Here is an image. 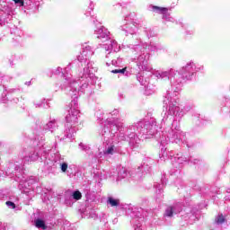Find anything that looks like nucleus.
I'll return each instance as SVG.
<instances>
[{"label":"nucleus","instance_id":"nucleus-12","mask_svg":"<svg viewBox=\"0 0 230 230\" xmlns=\"http://www.w3.org/2000/svg\"><path fill=\"white\" fill-rule=\"evenodd\" d=\"M181 211H182V206H181V204H176L172 207H168L166 208L164 217L172 218L173 215H177L178 213H181Z\"/></svg>","mask_w":230,"mask_h":230},{"label":"nucleus","instance_id":"nucleus-18","mask_svg":"<svg viewBox=\"0 0 230 230\" xmlns=\"http://www.w3.org/2000/svg\"><path fill=\"white\" fill-rule=\"evenodd\" d=\"M58 166H59L62 173H67V175H69V173H71V172H69V170H71V166H69V164H67V162H65L63 160V162L59 163V164H58Z\"/></svg>","mask_w":230,"mask_h":230},{"label":"nucleus","instance_id":"nucleus-21","mask_svg":"<svg viewBox=\"0 0 230 230\" xmlns=\"http://www.w3.org/2000/svg\"><path fill=\"white\" fill-rule=\"evenodd\" d=\"M0 21L4 24V22H8V21H12V14L6 13H0Z\"/></svg>","mask_w":230,"mask_h":230},{"label":"nucleus","instance_id":"nucleus-9","mask_svg":"<svg viewBox=\"0 0 230 230\" xmlns=\"http://www.w3.org/2000/svg\"><path fill=\"white\" fill-rule=\"evenodd\" d=\"M46 147H42L41 149H40V151H31L28 156L23 157V163L25 164L28 163H34V161H39V157H44L46 159Z\"/></svg>","mask_w":230,"mask_h":230},{"label":"nucleus","instance_id":"nucleus-40","mask_svg":"<svg viewBox=\"0 0 230 230\" xmlns=\"http://www.w3.org/2000/svg\"><path fill=\"white\" fill-rule=\"evenodd\" d=\"M9 66L11 67H14L15 66V63H14L13 59H9Z\"/></svg>","mask_w":230,"mask_h":230},{"label":"nucleus","instance_id":"nucleus-24","mask_svg":"<svg viewBox=\"0 0 230 230\" xmlns=\"http://www.w3.org/2000/svg\"><path fill=\"white\" fill-rule=\"evenodd\" d=\"M111 73H113L114 75H120L125 76L128 75V72H127V67L111 70Z\"/></svg>","mask_w":230,"mask_h":230},{"label":"nucleus","instance_id":"nucleus-17","mask_svg":"<svg viewBox=\"0 0 230 230\" xmlns=\"http://www.w3.org/2000/svg\"><path fill=\"white\" fill-rule=\"evenodd\" d=\"M51 161L54 163L55 166H58V164H60V163L64 161V158L62 157L60 153L57 152V153H54L53 155L51 156Z\"/></svg>","mask_w":230,"mask_h":230},{"label":"nucleus","instance_id":"nucleus-4","mask_svg":"<svg viewBox=\"0 0 230 230\" xmlns=\"http://www.w3.org/2000/svg\"><path fill=\"white\" fill-rule=\"evenodd\" d=\"M73 100L69 104V110L66 116V129H65V136L68 139H72L75 137L76 131V125H78V118H80V111L78 110V97H71Z\"/></svg>","mask_w":230,"mask_h":230},{"label":"nucleus","instance_id":"nucleus-29","mask_svg":"<svg viewBox=\"0 0 230 230\" xmlns=\"http://www.w3.org/2000/svg\"><path fill=\"white\" fill-rule=\"evenodd\" d=\"M48 102H46V100H42L41 102H37V103H34V105H35V107L36 108H43V109H48V107H46V106H48Z\"/></svg>","mask_w":230,"mask_h":230},{"label":"nucleus","instance_id":"nucleus-46","mask_svg":"<svg viewBox=\"0 0 230 230\" xmlns=\"http://www.w3.org/2000/svg\"><path fill=\"white\" fill-rule=\"evenodd\" d=\"M66 204H69V206L71 205V203L67 201V198H66Z\"/></svg>","mask_w":230,"mask_h":230},{"label":"nucleus","instance_id":"nucleus-35","mask_svg":"<svg viewBox=\"0 0 230 230\" xmlns=\"http://www.w3.org/2000/svg\"><path fill=\"white\" fill-rule=\"evenodd\" d=\"M88 10H89V11H88L89 13H86V15H87V16L91 15V12H93V10H94V3L90 2Z\"/></svg>","mask_w":230,"mask_h":230},{"label":"nucleus","instance_id":"nucleus-37","mask_svg":"<svg viewBox=\"0 0 230 230\" xmlns=\"http://www.w3.org/2000/svg\"><path fill=\"white\" fill-rule=\"evenodd\" d=\"M13 1L17 4V6H24V0H13Z\"/></svg>","mask_w":230,"mask_h":230},{"label":"nucleus","instance_id":"nucleus-25","mask_svg":"<svg viewBox=\"0 0 230 230\" xmlns=\"http://www.w3.org/2000/svg\"><path fill=\"white\" fill-rule=\"evenodd\" d=\"M119 179H127L128 177V172L125 169V167H121L118 172Z\"/></svg>","mask_w":230,"mask_h":230},{"label":"nucleus","instance_id":"nucleus-1","mask_svg":"<svg viewBox=\"0 0 230 230\" xmlns=\"http://www.w3.org/2000/svg\"><path fill=\"white\" fill-rule=\"evenodd\" d=\"M204 71V66L195 63L190 60L183 66L179 72L174 69H170L166 71H157L155 73V76L158 80H169L171 84V90L166 92L164 99V105H167V111L163 118V123L170 122L171 126L165 128L163 131L162 137H160L161 159L166 161L170 159L174 166L177 164H182L188 161V157L184 156L182 154L173 155V152L166 151V145L168 143H176L181 145L186 141V133L181 130V127L177 126V120L180 121L184 117V114L190 112L193 107L191 105H186L181 110L179 104L177 103V96L182 89V84L184 80H193L197 73Z\"/></svg>","mask_w":230,"mask_h":230},{"label":"nucleus","instance_id":"nucleus-48","mask_svg":"<svg viewBox=\"0 0 230 230\" xmlns=\"http://www.w3.org/2000/svg\"><path fill=\"white\" fill-rule=\"evenodd\" d=\"M90 217H91V218H94V216H93V215H91Z\"/></svg>","mask_w":230,"mask_h":230},{"label":"nucleus","instance_id":"nucleus-11","mask_svg":"<svg viewBox=\"0 0 230 230\" xmlns=\"http://www.w3.org/2000/svg\"><path fill=\"white\" fill-rule=\"evenodd\" d=\"M87 64L85 65V66L84 67V73L82 75H80V78H87L89 76V75H93V73H96V68H94V63L92 61H86Z\"/></svg>","mask_w":230,"mask_h":230},{"label":"nucleus","instance_id":"nucleus-13","mask_svg":"<svg viewBox=\"0 0 230 230\" xmlns=\"http://www.w3.org/2000/svg\"><path fill=\"white\" fill-rule=\"evenodd\" d=\"M119 152V148L116 147V146L114 145H111L105 148V150L103 151V155L104 157L109 159L110 157H112L114 154H118Z\"/></svg>","mask_w":230,"mask_h":230},{"label":"nucleus","instance_id":"nucleus-38","mask_svg":"<svg viewBox=\"0 0 230 230\" xmlns=\"http://www.w3.org/2000/svg\"><path fill=\"white\" fill-rule=\"evenodd\" d=\"M137 78L138 82L141 84V85H146L145 81H143V76L137 75Z\"/></svg>","mask_w":230,"mask_h":230},{"label":"nucleus","instance_id":"nucleus-6","mask_svg":"<svg viewBox=\"0 0 230 230\" xmlns=\"http://www.w3.org/2000/svg\"><path fill=\"white\" fill-rule=\"evenodd\" d=\"M94 34L96 35L97 39L102 40V42H106L101 45L102 49L106 50V58H109V57H112V55H114L112 51H119L120 47L118 44V41L111 39V32H109L107 28L101 26L94 31Z\"/></svg>","mask_w":230,"mask_h":230},{"label":"nucleus","instance_id":"nucleus-3","mask_svg":"<svg viewBox=\"0 0 230 230\" xmlns=\"http://www.w3.org/2000/svg\"><path fill=\"white\" fill-rule=\"evenodd\" d=\"M70 71L71 64L65 68L64 72L60 66L54 71L55 75H60L62 73L60 82L56 84L55 91L57 92L58 89H61V91H65L66 94L70 96V98H78V96H80V91L84 93L85 89H87L88 84L84 83L80 86V84L76 83V80L73 78V75L69 73Z\"/></svg>","mask_w":230,"mask_h":230},{"label":"nucleus","instance_id":"nucleus-7","mask_svg":"<svg viewBox=\"0 0 230 230\" xmlns=\"http://www.w3.org/2000/svg\"><path fill=\"white\" fill-rule=\"evenodd\" d=\"M128 48L137 57L135 58L137 66L140 71H146V66L148 64V59L150 58V54L146 50V47L141 45V44H130L128 45Z\"/></svg>","mask_w":230,"mask_h":230},{"label":"nucleus","instance_id":"nucleus-23","mask_svg":"<svg viewBox=\"0 0 230 230\" xmlns=\"http://www.w3.org/2000/svg\"><path fill=\"white\" fill-rule=\"evenodd\" d=\"M35 226L38 227V229H48V226H46V223L42 219H36Z\"/></svg>","mask_w":230,"mask_h":230},{"label":"nucleus","instance_id":"nucleus-42","mask_svg":"<svg viewBox=\"0 0 230 230\" xmlns=\"http://www.w3.org/2000/svg\"><path fill=\"white\" fill-rule=\"evenodd\" d=\"M135 230H143L141 229V226L140 225H137L135 227Z\"/></svg>","mask_w":230,"mask_h":230},{"label":"nucleus","instance_id":"nucleus-15","mask_svg":"<svg viewBox=\"0 0 230 230\" xmlns=\"http://www.w3.org/2000/svg\"><path fill=\"white\" fill-rule=\"evenodd\" d=\"M85 58H87L89 60V58L91 57H93V55H94V51L93 50V47L87 45V43H85L84 45H83V50L81 52Z\"/></svg>","mask_w":230,"mask_h":230},{"label":"nucleus","instance_id":"nucleus-49","mask_svg":"<svg viewBox=\"0 0 230 230\" xmlns=\"http://www.w3.org/2000/svg\"><path fill=\"white\" fill-rule=\"evenodd\" d=\"M53 152V149H50V154Z\"/></svg>","mask_w":230,"mask_h":230},{"label":"nucleus","instance_id":"nucleus-28","mask_svg":"<svg viewBox=\"0 0 230 230\" xmlns=\"http://www.w3.org/2000/svg\"><path fill=\"white\" fill-rule=\"evenodd\" d=\"M77 60L81 62V64H87V62H89V59L85 58V56L82 54V52L77 56Z\"/></svg>","mask_w":230,"mask_h":230},{"label":"nucleus","instance_id":"nucleus-19","mask_svg":"<svg viewBox=\"0 0 230 230\" xmlns=\"http://www.w3.org/2000/svg\"><path fill=\"white\" fill-rule=\"evenodd\" d=\"M152 12H155V13H162V15L164 13H166V12H168V8L166 7H159L157 5H152Z\"/></svg>","mask_w":230,"mask_h":230},{"label":"nucleus","instance_id":"nucleus-33","mask_svg":"<svg viewBox=\"0 0 230 230\" xmlns=\"http://www.w3.org/2000/svg\"><path fill=\"white\" fill-rule=\"evenodd\" d=\"M163 19L169 22H173L175 21L172 16H170V14H168V12L163 13Z\"/></svg>","mask_w":230,"mask_h":230},{"label":"nucleus","instance_id":"nucleus-26","mask_svg":"<svg viewBox=\"0 0 230 230\" xmlns=\"http://www.w3.org/2000/svg\"><path fill=\"white\" fill-rule=\"evenodd\" d=\"M224 222H226V217H224V215L219 214L216 217V218H215L216 226H222V224H224Z\"/></svg>","mask_w":230,"mask_h":230},{"label":"nucleus","instance_id":"nucleus-5","mask_svg":"<svg viewBox=\"0 0 230 230\" xmlns=\"http://www.w3.org/2000/svg\"><path fill=\"white\" fill-rule=\"evenodd\" d=\"M13 168H14L13 177H14L16 182H19V190L23 193V199H26V200H31V199H33L34 192L31 186L35 183V180L33 177L29 178V180L26 179L22 165H13Z\"/></svg>","mask_w":230,"mask_h":230},{"label":"nucleus","instance_id":"nucleus-16","mask_svg":"<svg viewBox=\"0 0 230 230\" xmlns=\"http://www.w3.org/2000/svg\"><path fill=\"white\" fill-rule=\"evenodd\" d=\"M106 204L107 206H111V208H119L121 206V200L114 197H108Z\"/></svg>","mask_w":230,"mask_h":230},{"label":"nucleus","instance_id":"nucleus-10","mask_svg":"<svg viewBox=\"0 0 230 230\" xmlns=\"http://www.w3.org/2000/svg\"><path fill=\"white\" fill-rule=\"evenodd\" d=\"M21 93V88H11L7 92L2 93L1 101L3 103H6V100H9L12 103H19V98H13V94Z\"/></svg>","mask_w":230,"mask_h":230},{"label":"nucleus","instance_id":"nucleus-8","mask_svg":"<svg viewBox=\"0 0 230 230\" xmlns=\"http://www.w3.org/2000/svg\"><path fill=\"white\" fill-rule=\"evenodd\" d=\"M120 30L124 32L126 37H128V35H136V33H137V24L130 21L128 16H126L124 24L120 26Z\"/></svg>","mask_w":230,"mask_h":230},{"label":"nucleus","instance_id":"nucleus-41","mask_svg":"<svg viewBox=\"0 0 230 230\" xmlns=\"http://www.w3.org/2000/svg\"><path fill=\"white\" fill-rule=\"evenodd\" d=\"M3 78H4V75H3V72H0V84H3Z\"/></svg>","mask_w":230,"mask_h":230},{"label":"nucleus","instance_id":"nucleus-34","mask_svg":"<svg viewBox=\"0 0 230 230\" xmlns=\"http://www.w3.org/2000/svg\"><path fill=\"white\" fill-rule=\"evenodd\" d=\"M80 150H83L84 152H89L91 150V147L84 143L79 144Z\"/></svg>","mask_w":230,"mask_h":230},{"label":"nucleus","instance_id":"nucleus-47","mask_svg":"<svg viewBox=\"0 0 230 230\" xmlns=\"http://www.w3.org/2000/svg\"><path fill=\"white\" fill-rule=\"evenodd\" d=\"M106 65H108V66H111V63H109V62H106Z\"/></svg>","mask_w":230,"mask_h":230},{"label":"nucleus","instance_id":"nucleus-22","mask_svg":"<svg viewBox=\"0 0 230 230\" xmlns=\"http://www.w3.org/2000/svg\"><path fill=\"white\" fill-rule=\"evenodd\" d=\"M148 49L149 51H161V49H163V45L159 43H151L148 46Z\"/></svg>","mask_w":230,"mask_h":230},{"label":"nucleus","instance_id":"nucleus-44","mask_svg":"<svg viewBox=\"0 0 230 230\" xmlns=\"http://www.w3.org/2000/svg\"><path fill=\"white\" fill-rule=\"evenodd\" d=\"M25 85H28V86L31 85V81L25 82Z\"/></svg>","mask_w":230,"mask_h":230},{"label":"nucleus","instance_id":"nucleus-45","mask_svg":"<svg viewBox=\"0 0 230 230\" xmlns=\"http://www.w3.org/2000/svg\"><path fill=\"white\" fill-rule=\"evenodd\" d=\"M0 1H2V3H10V1L8 0H0Z\"/></svg>","mask_w":230,"mask_h":230},{"label":"nucleus","instance_id":"nucleus-43","mask_svg":"<svg viewBox=\"0 0 230 230\" xmlns=\"http://www.w3.org/2000/svg\"><path fill=\"white\" fill-rule=\"evenodd\" d=\"M135 217H136L137 218H139L140 220H141V218H143V217H141L140 213H137V215H135Z\"/></svg>","mask_w":230,"mask_h":230},{"label":"nucleus","instance_id":"nucleus-36","mask_svg":"<svg viewBox=\"0 0 230 230\" xmlns=\"http://www.w3.org/2000/svg\"><path fill=\"white\" fill-rule=\"evenodd\" d=\"M5 204L10 209H15V203L12 201H6Z\"/></svg>","mask_w":230,"mask_h":230},{"label":"nucleus","instance_id":"nucleus-50","mask_svg":"<svg viewBox=\"0 0 230 230\" xmlns=\"http://www.w3.org/2000/svg\"><path fill=\"white\" fill-rule=\"evenodd\" d=\"M192 33H193V31H190V34H192Z\"/></svg>","mask_w":230,"mask_h":230},{"label":"nucleus","instance_id":"nucleus-32","mask_svg":"<svg viewBox=\"0 0 230 230\" xmlns=\"http://www.w3.org/2000/svg\"><path fill=\"white\" fill-rule=\"evenodd\" d=\"M154 187L156 189V193H161V191H163V188H164V181H163L162 184L155 183Z\"/></svg>","mask_w":230,"mask_h":230},{"label":"nucleus","instance_id":"nucleus-39","mask_svg":"<svg viewBox=\"0 0 230 230\" xmlns=\"http://www.w3.org/2000/svg\"><path fill=\"white\" fill-rule=\"evenodd\" d=\"M111 116H118V114H119V110L115 109L113 110L111 113Z\"/></svg>","mask_w":230,"mask_h":230},{"label":"nucleus","instance_id":"nucleus-20","mask_svg":"<svg viewBox=\"0 0 230 230\" xmlns=\"http://www.w3.org/2000/svg\"><path fill=\"white\" fill-rule=\"evenodd\" d=\"M111 53H113L111 56H109V58H111V65L118 66L121 65V58H118L117 59H113L114 58V55H116V52L114 50H111Z\"/></svg>","mask_w":230,"mask_h":230},{"label":"nucleus","instance_id":"nucleus-27","mask_svg":"<svg viewBox=\"0 0 230 230\" xmlns=\"http://www.w3.org/2000/svg\"><path fill=\"white\" fill-rule=\"evenodd\" d=\"M71 198L75 200H80V199H82V192H80V190H75L70 195V199Z\"/></svg>","mask_w":230,"mask_h":230},{"label":"nucleus","instance_id":"nucleus-14","mask_svg":"<svg viewBox=\"0 0 230 230\" xmlns=\"http://www.w3.org/2000/svg\"><path fill=\"white\" fill-rule=\"evenodd\" d=\"M43 129L49 130V132H55L56 130H58V120L52 119L49 121L44 125Z\"/></svg>","mask_w":230,"mask_h":230},{"label":"nucleus","instance_id":"nucleus-31","mask_svg":"<svg viewBox=\"0 0 230 230\" xmlns=\"http://www.w3.org/2000/svg\"><path fill=\"white\" fill-rule=\"evenodd\" d=\"M148 158L144 160V164L141 166V170L142 172H148L150 170V166H148V164H146V163H148Z\"/></svg>","mask_w":230,"mask_h":230},{"label":"nucleus","instance_id":"nucleus-30","mask_svg":"<svg viewBox=\"0 0 230 230\" xmlns=\"http://www.w3.org/2000/svg\"><path fill=\"white\" fill-rule=\"evenodd\" d=\"M94 116L97 118L98 121H102L103 119V111L102 110H97Z\"/></svg>","mask_w":230,"mask_h":230},{"label":"nucleus","instance_id":"nucleus-2","mask_svg":"<svg viewBox=\"0 0 230 230\" xmlns=\"http://www.w3.org/2000/svg\"><path fill=\"white\" fill-rule=\"evenodd\" d=\"M119 132V134H118ZM138 134H144L146 136H155L157 133V123L155 121H139L136 126H131L129 128L123 127V122L119 119H107L106 126L102 128V136H109L112 134L119 137V141H126L128 138L130 146L136 148L139 145Z\"/></svg>","mask_w":230,"mask_h":230}]
</instances>
